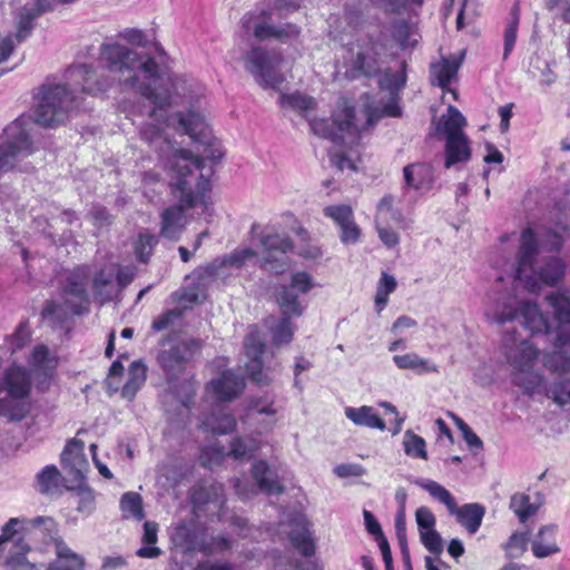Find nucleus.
I'll return each instance as SVG.
<instances>
[{
    "label": "nucleus",
    "mask_w": 570,
    "mask_h": 570,
    "mask_svg": "<svg viewBox=\"0 0 570 570\" xmlns=\"http://www.w3.org/2000/svg\"><path fill=\"white\" fill-rule=\"evenodd\" d=\"M99 62V68L86 63L70 66L62 83H43L33 110L35 121L42 127H57L80 106L83 95L102 94L116 81L122 89L134 90L154 105L150 117L171 104L169 90L159 85L160 68L149 55L138 53L119 42H104Z\"/></svg>",
    "instance_id": "obj_1"
},
{
    "label": "nucleus",
    "mask_w": 570,
    "mask_h": 570,
    "mask_svg": "<svg viewBox=\"0 0 570 570\" xmlns=\"http://www.w3.org/2000/svg\"><path fill=\"white\" fill-rule=\"evenodd\" d=\"M200 169V161L191 159L187 151H179L170 160L174 193L179 204L166 208L161 213L160 236L169 240H178L185 229V209L194 208L198 203L207 207L206 194L210 190V181Z\"/></svg>",
    "instance_id": "obj_2"
},
{
    "label": "nucleus",
    "mask_w": 570,
    "mask_h": 570,
    "mask_svg": "<svg viewBox=\"0 0 570 570\" xmlns=\"http://www.w3.org/2000/svg\"><path fill=\"white\" fill-rule=\"evenodd\" d=\"M501 355L510 366L511 383L529 397L544 390V375L537 366L539 350L515 330H507L500 346Z\"/></svg>",
    "instance_id": "obj_3"
},
{
    "label": "nucleus",
    "mask_w": 570,
    "mask_h": 570,
    "mask_svg": "<svg viewBox=\"0 0 570 570\" xmlns=\"http://www.w3.org/2000/svg\"><path fill=\"white\" fill-rule=\"evenodd\" d=\"M539 239L531 227L522 230L515 263L508 279L519 285H557L566 273V264L559 257L538 262Z\"/></svg>",
    "instance_id": "obj_4"
},
{
    "label": "nucleus",
    "mask_w": 570,
    "mask_h": 570,
    "mask_svg": "<svg viewBox=\"0 0 570 570\" xmlns=\"http://www.w3.org/2000/svg\"><path fill=\"white\" fill-rule=\"evenodd\" d=\"M517 287H497L489 295L493 302L487 309V316L497 323L510 322L517 316L522 317V325L531 334L550 332V324L539 311L537 304L520 301L515 294Z\"/></svg>",
    "instance_id": "obj_5"
},
{
    "label": "nucleus",
    "mask_w": 570,
    "mask_h": 570,
    "mask_svg": "<svg viewBox=\"0 0 570 570\" xmlns=\"http://www.w3.org/2000/svg\"><path fill=\"white\" fill-rule=\"evenodd\" d=\"M262 247L259 267L268 274L281 275L292 266L289 253H294L293 239L273 228H265L258 236Z\"/></svg>",
    "instance_id": "obj_6"
},
{
    "label": "nucleus",
    "mask_w": 570,
    "mask_h": 570,
    "mask_svg": "<svg viewBox=\"0 0 570 570\" xmlns=\"http://www.w3.org/2000/svg\"><path fill=\"white\" fill-rule=\"evenodd\" d=\"M311 287H281L276 298L283 317L275 324H269L272 340L275 345L288 344L294 335V327L289 320L293 316H301L305 308L303 296Z\"/></svg>",
    "instance_id": "obj_7"
},
{
    "label": "nucleus",
    "mask_w": 570,
    "mask_h": 570,
    "mask_svg": "<svg viewBox=\"0 0 570 570\" xmlns=\"http://www.w3.org/2000/svg\"><path fill=\"white\" fill-rule=\"evenodd\" d=\"M257 257V253L248 247L236 248L232 253L216 257L210 263L198 266L189 277L205 285L213 282H225L227 277L239 271L248 261Z\"/></svg>",
    "instance_id": "obj_8"
},
{
    "label": "nucleus",
    "mask_w": 570,
    "mask_h": 570,
    "mask_svg": "<svg viewBox=\"0 0 570 570\" xmlns=\"http://www.w3.org/2000/svg\"><path fill=\"white\" fill-rule=\"evenodd\" d=\"M245 69L263 89L278 90L285 80L281 71V58L262 47H253L244 56Z\"/></svg>",
    "instance_id": "obj_9"
},
{
    "label": "nucleus",
    "mask_w": 570,
    "mask_h": 570,
    "mask_svg": "<svg viewBox=\"0 0 570 570\" xmlns=\"http://www.w3.org/2000/svg\"><path fill=\"white\" fill-rule=\"evenodd\" d=\"M33 153L32 141L23 122L17 119L10 124L0 137V171L16 167L17 163Z\"/></svg>",
    "instance_id": "obj_10"
},
{
    "label": "nucleus",
    "mask_w": 570,
    "mask_h": 570,
    "mask_svg": "<svg viewBox=\"0 0 570 570\" xmlns=\"http://www.w3.org/2000/svg\"><path fill=\"white\" fill-rule=\"evenodd\" d=\"M176 119L184 134L188 135L195 142L204 146L202 156H194L191 151L186 150L190 154L191 159L200 161V169L196 170V174L203 173L205 159L215 163L222 158L223 154L213 145L212 132L200 114L193 110L186 114L178 112Z\"/></svg>",
    "instance_id": "obj_11"
},
{
    "label": "nucleus",
    "mask_w": 570,
    "mask_h": 570,
    "mask_svg": "<svg viewBox=\"0 0 570 570\" xmlns=\"http://www.w3.org/2000/svg\"><path fill=\"white\" fill-rule=\"evenodd\" d=\"M240 29L245 36L253 33L258 41L275 39L285 42L299 35V28L296 24L274 26L269 23L265 11L244 14L240 19Z\"/></svg>",
    "instance_id": "obj_12"
},
{
    "label": "nucleus",
    "mask_w": 570,
    "mask_h": 570,
    "mask_svg": "<svg viewBox=\"0 0 570 570\" xmlns=\"http://www.w3.org/2000/svg\"><path fill=\"white\" fill-rule=\"evenodd\" d=\"M354 119V107L343 101L334 111L332 121L324 118H309L307 121L311 130L316 136L340 142L344 138V132H351L355 129Z\"/></svg>",
    "instance_id": "obj_13"
},
{
    "label": "nucleus",
    "mask_w": 570,
    "mask_h": 570,
    "mask_svg": "<svg viewBox=\"0 0 570 570\" xmlns=\"http://www.w3.org/2000/svg\"><path fill=\"white\" fill-rule=\"evenodd\" d=\"M377 45L370 38L366 43H356L348 50V58L345 60V76L351 80L362 77L371 78L380 70Z\"/></svg>",
    "instance_id": "obj_14"
},
{
    "label": "nucleus",
    "mask_w": 570,
    "mask_h": 570,
    "mask_svg": "<svg viewBox=\"0 0 570 570\" xmlns=\"http://www.w3.org/2000/svg\"><path fill=\"white\" fill-rule=\"evenodd\" d=\"M62 303L47 302L42 317L61 324L71 315H81L87 309L86 287H62Z\"/></svg>",
    "instance_id": "obj_15"
},
{
    "label": "nucleus",
    "mask_w": 570,
    "mask_h": 570,
    "mask_svg": "<svg viewBox=\"0 0 570 570\" xmlns=\"http://www.w3.org/2000/svg\"><path fill=\"white\" fill-rule=\"evenodd\" d=\"M203 343L197 338H189L173 345L158 353L157 362L168 380H175L185 370V364L191 356L200 351Z\"/></svg>",
    "instance_id": "obj_16"
},
{
    "label": "nucleus",
    "mask_w": 570,
    "mask_h": 570,
    "mask_svg": "<svg viewBox=\"0 0 570 570\" xmlns=\"http://www.w3.org/2000/svg\"><path fill=\"white\" fill-rule=\"evenodd\" d=\"M244 350L248 357V362L245 365L248 375L258 384H269L274 377L269 370H264L263 367L262 355L265 350V344L255 325L250 326L248 334L245 336Z\"/></svg>",
    "instance_id": "obj_17"
},
{
    "label": "nucleus",
    "mask_w": 570,
    "mask_h": 570,
    "mask_svg": "<svg viewBox=\"0 0 570 570\" xmlns=\"http://www.w3.org/2000/svg\"><path fill=\"white\" fill-rule=\"evenodd\" d=\"M171 297L177 307L166 311L153 321L151 328L156 332L168 328L175 320L183 315V311L200 304L206 295L200 287H180L171 294Z\"/></svg>",
    "instance_id": "obj_18"
},
{
    "label": "nucleus",
    "mask_w": 570,
    "mask_h": 570,
    "mask_svg": "<svg viewBox=\"0 0 570 570\" xmlns=\"http://www.w3.org/2000/svg\"><path fill=\"white\" fill-rule=\"evenodd\" d=\"M245 386V379L242 374L227 370L208 383L207 391L220 402H230L243 393Z\"/></svg>",
    "instance_id": "obj_19"
},
{
    "label": "nucleus",
    "mask_w": 570,
    "mask_h": 570,
    "mask_svg": "<svg viewBox=\"0 0 570 570\" xmlns=\"http://www.w3.org/2000/svg\"><path fill=\"white\" fill-rule=\"evenodd\" d=\"M406 81L404 73L385 71L379 79L381 90L387 91V101L383 105L381 115L389 117L401 116L399 106V91L404 87Z\"/></svg>",
    "instance_id": "obj_20"
},
{
    "label": "nucleus",
    "mask_w": 570,
    "mask_h": 570,
    "mask_svg": "<svg viewBox=\"0 0 570 570\" xmlns=\"http://www.w3.org/2000/svg\"><path fill=\"white\" fill-rule=\"evenodd\" d=\"M53 520L47 517H37L33 519H20V518H11L2 528V533L0 534V544L11 540L16 534L21 533V538L18 539V542H23L24 539L30 538L35 531L39 529V527L52 525Z\"/></svg>",
    "instance_id": "obj_21"
},
{
    "label": "nucleus",
    "mask_w": 570,
    "mask_h": 570,
    "mask_svg": "<svg viewBox=\"0 0 570 570\" xmlns=\"http://www.w3.org/2000/svg\"><path fill=\"white\" fill-rule=\"evenodd\" d=\"M549 305L553 309L556 320L559 323L556 344L559 346H570V298L562 293H556L547 296Z\"/></svg>",
    "instance_id": "obj_22"
},
{
    "label": "nucleus",
    "mask_w": 570,
    "mask_h": 570,
    "mask_svg": "<svg viewBox=\"0 0 570 570\" xmlns=\"http://www.w3.org/2000/svg\"><path fill=\"white\" fill-rule=\"evenodd\" d=\"M73 0H29L20 10L18 20V31L16 38L18 42L24 40L33 24L32 21L45 11L49 10L56 2H72Z\"/></svg>",
    "instance_id": "obj_23"
},
{
    "label": "nucleus",
    "mask_w": 570,
    "mask_h": 570,
    "mask_svg": "<svg viewBox=\"0 0 570 570\" xmlns=\"http://www.w3.org/2000/svg\"><path fill=\"white\" fill-rule=\"evenodd\" d=\"M171 540L175 546L183 548L188 552L200 551L210 552L206 542L200 538L194 523H179L171 533Z\"/></svg>",
    "instance_id": "obj_24"
},
{
    "label": "nucleus",
    "mask_w": 570,
    "mask_h": 570,
    "mask_svg": "<svg viewBox=\"0 0 570 570\" xmlns=\"http://www.w3.org/2000/svg\"><path fill=\"white\" fill-rule=\"evenodd\" d=\"M403 176L405 186L415 190L428 191L434 184L433 169L426 164L417 163L405 166Z\"/></svg>",
    "instance_id": "obj_25"
},
{
    "label": "nucleus",
    "mask_w": 570,
    "mask_h": 570,
    "mask_svg": "<svg viewBox=\"0 0 570 570\" xmlns=\"http://www.w3.org/2000/svg\"><path fill=\"white\" fill-rule=\"evenodd\" d=\"M543 503L544 500L540 492H534L532 495L518 492L511 497L509 507L515 513L519 521L524 523L538 512Z\"/></svg>",
    "instance_id": "obj_26"
},
{
    "label": "nucleus",
    "mask_w": 570,
    "mask_h": 570,
    "mask_svg": "<svg viewBox=\"0 0 570 570\" xmlns=\"http://www.w3.org/2000/svg\"><path fill=\"white\" fill-rule=\"evenodd\" d=\"M0 385L8 391L11 397L23 399L29 395L31 383L24 368L12 366L6 371Z\"/></svg>",
    "instance_id": "obj_27"
},
{
    "label": "nucleus",
    "mask_w": 570,
    "mask_h": 570,
    "mask_svg": "<svg viewBox=\"0 0 570 570\" xmlns=\"http://www.w3.org/2000/svg\"><path fill=\"white\" fill-rule=\"evenodd\" d=\"M140 137L144 141H146L151 148H154L160 156L167 155L169 151H173L171 156L168 159V168L170 169V160L174 158L176 154L181 151L183 149H174L171 141L165 135L163 128L159 126L147 124L140 129Z\"/></svg>",
    "instance_id": "obj_28"
},
{
    "label": "nucleus",
    "mask_w": 570,
    "mask_h": 570,
    "mask_svg": "<svg viewBox=\"0 0 570 570\" xmlns=\"http://www.w3.org/2000/svg\"><path fill=\"white\" fill-rule=\"evenodd\" d=\"M558 527L556 524L542 525L531 543V550L535 558L543 559L560 551L557 543Z\"/></svg>",
    "instance_id": "obj_29"
},
{
    "label": "nucleus",
    "mask_w": 570,
    "mask_h": 570,
    "mask_svg": "<svg viewBox=\"0 0 570 570\" xmlns=\"http://www.w3.org/2000/svg\"><path fill=\"white\" fill-rule=\"evenodd\" d=\"M56 559L51 561L46 570H83L85 560L73 552L63 540H55Z\"/></svg>",
    "instance_id": "obj_30"
},
{
    "label": "nucleus",
    "mask_w": 570,
    "mask_h": 570,
    "mask_svg": "<svg viewBox=\"0 0 570 570\" xmlns=\"http://www.w3.org/2000/svg\"><path fill=\"white\" fill-rule=\"evenodd\" d=\"M456 521L471 534L478 532L485 514V508L480 503H466L461 507L455 505L453 512Z\"/></svg>",
    "instance_id": "obj_31"
},
{
    "label": "nucleus",
    "mask_w": 570,
    "mask_h": 570,
    "mask_svg": "<svg viewBox=\"0 0 570 570\" xmlns=\"http://www.w3.org/2000/svg\"><path fill=\"white\" fill-rule=\"evenodd\" d=\"M61 463L65 469H69L76 476L87 468L88 462L83 454V442L80 440H70L61 453Z\"/></svg>",
    "instance_id": "obj_32"
},
{
    "label": "nucleus",
    "mask_w": 570,
    "mask_h": 570,
    "mask_svg": "<svg viewBox=\"0 0 570 570\" xmlns=\"http://www.w3.org/2000/svg\"><path fill=\"white\" fill-rule=\"evenodd\" d=\"M393 362L400 370L413 371L417 375L439 373V366L429 358L419 356L416 353L394 355Z\"/></svg>",
    "instance_id": "obj_33"
},
{
    "label": "nucleus",
    "mask_w": 570,
    "mask_h": 570,
    "mask_svg": "<svg viewBox=\"0 0 570 570\" xmlns=\"http://www.w3.org/2000/svg\"><path fill=\"white\" fill-rule=\"evenodd\" d=\"M345 416L355 425L379 429L384 431L386 425L372 406L363 405L360 407L347 406L344 410Z\"/></svg>",
    "instance_id": "obj_34"
},
{
    "label": "nucleus",
    "mask_w": 570,
    "mask_h": 570,
    "mask_svg": "<svg viewBox=\"0 0 570 570\" xmlns=\"http://www.w3.org/2000/svg\"><path fill=\"white\" fill-rule=\"evenodd\" d=\"M278 101L282 108L295 111L306 120L309 119V112L313 111L317 105L313 97L298 91L281 94Z\"/></svg>",
    "instance_id": "obj_35"
},
{
    "label": "nucleus",
    "mask_w": 570,
    "mask_h": 570,
    "mask_svg": "<svg viewBox=\"0 0 570 570\" xmlns=\"http://www.w3.org/2000/svg\"><path fill=\"white\" fill-rule=\"evenodd\" d=\"M463 57L464 52L459 58L442 59L440 63L433 65L431 68L432 85L445 89L456 76Z\"/></svg>",
    "instance_id": "obj_36"
},
{
    "label": "nucleus",
    "mask_w": 570,
    "mask_h": 570,
    "mask_svg": "<svg viewBox=\"0 0 570 570\" xmlns=\"http://www.w3.org/2000/svg\"><path fill=\"white\" fill-rule=\"evenodd\" d=\"M253 476L258 488L267 494H279L284 488L279 484L276 475L265 461H257L253 464Z\"/></svg>",
    "instance_id": "obj_37"
},
{
    "label": "nucleus",
    "mask_w": 570,
    "mask_h": 570,
    "mask_svg": "<svg viewBox=\"0 0 570 570\" xmlns=\"http://www.w3.org/2000/svg\"><path fill=\"white\" fill-rule=\"evenodd\" d=\"M203 426L214 434L223 435L235 430L236 420L233 414L226 412L223 407H218L205 417Z\"/></svg>",
    "instance_id": "obj_38"
},
{
    "label": "nucleus",
    "mask_w": 570,
    "mask_h": 570,
    "mask_svg": "<svg viewBox=\"0 0 570 570\" xmlns=\"http://www.w3.org/2000/svg\"><path fill=\"white\" fill-rule=\"evenodd\" d=\"M223 484L220 483H197L190 491V501L194 507H202L210 502H222Z\"/></svg>",
    "instance_id": "obj_39"
},
{
    "label": "nucleus",
    "mask_w": 570,
    "mask_h": 570,
    "mask_svg": "<svg viewBox=\"0 0 570 570\" xmlns=\"http://www.w3.org/2000/svg\"><path fill=\"white\" fill-rule=\"evenodd\" d=\"M146 365L140 361H135L130 364L128 371V379L122 386L121 395L125 399L132 400L137 392L142 387L147 377Z\"/></svg>",
    "instance_id": "obj_40"
},
{
    "label": "nucleus",
    "mask_w": 570,
    "mask_h": 570,
    "mask_svg": "<svg viewBox=\"0 0 570 570\" xmlns=\"http://www.w3.org/2000/svg\"><path fill=\"white\" fill-rule=\"evenodd\" d=\"M465 124V118L460 110L453 106H449L448 115L441 118L438 129L445 134L446 140H452L465 136L462 131Z\"/></svg>",
    "instance_id": "obj_41"
},
{
    "label": "nucleus",
    "mask_w": 570,
    "mask_h": 570,
    "mask_svg": "<svg viewBox=\"0 0 570 570\" xmlns=\"http://www.w3.org/2000/svg\"><path fill=\"white\" fill-rule=\"evenodd\" d=\"M112 274H116L118 285H128L135 279L137 267L132 264L111 266L108 274L101 269L99 274L95 275L92 285H110Z\"/></svg>",
    "instance_id": "obj_42"
},
{
    "label": "nucleus",
    "mask_w": 570,
    "mask_h": 570,
    "mask_svg": "<svg viewBox=\"0 0 570 570\" xmlns=\"http://www.w3.org/2000/svg\"><path fill=\"white\" fill-rule=\"evenodd\" d=\"M471 157V149L469 146L468 137H459L452 140H446L445 144V167L450 168L458 163L469 160Z\"/></svg>",
    "instance_id": "obj_43"
},
{
    "label": "nucleus",
    "mask_w": 570,
    "mask_h": 570,
    "mask_svg": "<svg viewBox=\"0 0 570 570\" xmlns=\"http://www.w3.org/2000/svg\"><path fill=\"white\" fill-rule=\"evenodd\" d=\"M414 483L421 489L428 491L433 499L444 504L449 513L453 512V509H455L456 505V501L452 493L442 484L430 479H416L414 480Z\"/></svg>",
    "instance_id": "obj_44"
},
{
    "label": "nucleus",
    "mask_w": 570,
    "mask_h": 570,
    "mask_svg": "<svg viewBox=\"0 0 570 570\" xmlns=\"http://www.w3.org/2000/svg\"><path fill=\"white\" fill-rule=\"evenodd\" d=\"M538 395L551 399L559 406H570V376L557 380L549 386L544 380V390Z\"/></svg>",
    "instance_id": "obj_45"
},
{
    "label": "nucleus",
    "mask_w": 570,
    "mask_h": 570,
    "mask_svg": "<svg viewBox=\"0 0 570 570\" xmlns=\"http://www.w3.org/2000/svg\"><path fill=\"white\" fill-rule=\"evenodd\" d=\"M158 524L153 521L144 523L142 543L149 547H141L137 550V556L140 558L155 559L161 554V550L154 544L157 542Z\"/></svg>",
    "instance_id": "obj_46"
},
{
    "label": "nucleus",
    "mask_w": 570,
    "mask_h": 570,
    "mask_svg": "<svg viewBox=\"0 0 570 570\" xmlns=\"http://www.w3.org/2000/svg\"><path fill=\"white\" fill-rule=\"evenodd\" d=\"M158 244V237L147 229L141 230L134 243V252L140 263H148Z\"/></svg>",
    "instance_id": "obj_47"
},
{
    "label": "nucleus",
    "mask_w": 570,
    "mask_h": 570,
    "mask_svg": "<svg viewBox=\"0 0 570 570\" xmlns=\"http://www.w3.org/2000/svg\"><path fill=\"white\" fill-rule=\"evenodd\" d=\"M543 366L551 373L566 374L570 372V353L564 351H553L543 354Z\"/></svg>",
    "instance_id": "obj_48"
},
{
    "label": "nucleus",
    "mask_w": 570,
    "mask_h": 570,
    "mask_svg": "<svg viewBox=\"0 0 570 570\" xmlns=\"http://www.w3.org/2000/svg\"><path fill=\"white\" fill-rule=\"evenodd\" d=\"M520 22V8L519 4L515 3L511 11H510V20L507 23L503 40H504V48H503V59H508L510 53L512 52L515 41H517V33H518V27Z\"/></svg>",
    "instance_id": "obj_49"
},
{
    "label": "nucleus",
    "mask_w": 570,
    "mask_h": 570,
    "mask_svg": "<svg viewBox=\"0 0 570 570\" xmlns=\"http://www.w3.org/2000/svg\"><path fill=\"white\" fill-rule=\"evenodd\" d=\"M29 364L35 371H41L45 375H50L56 367V361L50 356L49 350L45 345H38L33 348Z\"/></svg>",
    "instance_id": "obj_50"
},
{
    "label": "nucleus",
    "mask_w": 570,
    "mask_h": 570,
    "mask_svg": "<svg viewBox=\"0 0 570 570\" xmlns=\"http://www.w3.org/2000/svg\"><path fill=\"white\" fill-rule=\"evenodd\" d=\"M120 509L125 518H134L138 521L145 518L142 499L137 492H126L120 499Z\"/></svg>",
    "instance_id": "obj_51"
},
{
    "label": "nucleus",
    "mask_w": 570,
    "mask_h": 570,
    "mask_svg": "<svg viewBox=\"0 0 570 570\" xmlns=\"http://www.w3.org/2000/svg\"><path fill=\"white\" fill-rule=\"evenodd\" d=\"M292 544L305 557H312L315 553V543L312 533L305 527L294 529L289 532Z\"/></svg>",
    "instance_id": "obj_52"
},
{
    "label": "nucleus",
    "mask_w": 570,
    "mask_h": 570,
    "mask_svg": "<svg viewBox=\"0 0 570 570\" xmlns=\"http://www.w3.org/2000/svg\"><path fill=\"white\" fill-rule=\"evenodd\" d=\"M296 235L299 237V243L295 245V254L305 259H317L322 257V249L311 240L308 233L304 228H297Z\"/></svg>",
    "instance_id": "obj_53"
},
{
    "label": "nucleus",
    "mask_w": 570,
    "mask_h": 570,
    "mask_svg": "<svg viewBox=\"0 0 570 570\" xmlns=\"http://www.w3.org/2000/svg\"><path fill=\"white\" fill-rule=\"evenodd\" d=\"M403 446L406 455L415 459H428L426 443L424 439L411 430H406L404 432Z\"/></svg>",
    "instance_id": "obj_54"
},
{
    "label": "nucleus",
    "mask_w": 570,
    "mask_h": 570,
    "mask_svg": "<svg viewBox=\"0 0 570 570\" xmlns=\"http://www.w3.org/2000/svg\"><path fill=\"white\" fill-rule=\"evenodd\" d=\"M60 478L61 474L57 466L47 465L37 475L39 491L41 493H50L55 491L59 487Z\"/></svg>",
    "instance_id": "obj_55"
},
{
    "label": "nucleus",
    "mask_w": 570,
    "mask_h": 570,
    "mask_svg": "<svg viewBox=\"0 0 570 570\" xmlns=\"http://www.w3.org/2000/svg\"><path fill=\"white\" fill-rule=\"evenodd\" d=\"M14 551H10L9 557L7 559V564L12 570H31L36 569V564L31 563L26 556V552L29 551V546L23 542H17L14 544Z\"/></svg>",
    "instance_id": "obj_56"
},
{
    "label": "nucleus",
    "mask_w": 570,
    "mask_h": 570,
    "mask_svg": "<svg viewBox=\"0 0 570 570\" xmlns=\"http://www.w3.org/2000/svg\"><path fill=\"white\" fill-rule=\"evenodd\" d=\"M528 542V532H514L510 535L509 540L502 547L508 558L517 559L520 558L527 550Z\"/></svg>",
    "instance_id": "obj_57"
},
{
    "label": "nucleus",
    "mask_w": 570,
    "mask_h": 570,
    "mask_svg": "<svg viewBox=\"0 0 570 570\" xmlns=\"http://www.w3.org/2000/svg\"><path fill=\"white\" fill-rule=\"evenodd\" d=\"M326 217L331 218L340 229L354 219L353 209L348 205H331L323 209Z\"/></svg>",
    "instance_id": "obj_58"
},
{
    "label": "nucleus",
    "mask_w": 570,
    "mask_h": 570,
    "mask_svg": "<svg viewBox=\"0 0 570 570\" xmlns=\"http://www.w3.org/2000/svg\"><path fill=\"white\" fill-rule=\"evenodd\" d=\"M256 450L253 439L235 438L230 443L228 454L235 460L250 459Z\"/></svg>",
    "instance_id": "obj_59"
},
{
    "label": "nucleus",
    "mask_w": 570,
    "mask_h": 570,
    "mask_svg": "<svg viewBox=\"0 0 570 570\" xmlns=\"http://www.w3.org/2000/svg\"><path fill=\"white\" fill-rule=\"evenodd\" d=\"M225 458V450L223 446L209 445L202 450L200 463L205 468L213 469L215 465L222 463Z\"/></svg>",
    "instance_id": "obj_60"
},
{
    "label": "nucleus",
    "mask_w": 570,
    "mask_h": 570,
    "mask_svg": "<svg viewBox=\"0 0 570 570\" xmlns=\"http://www.w3.org/2000/svg\"><path fill=\"white\" fill-rule=\"evenodd\" d=\"M420 540L430 553L440 556L443 552V539L435 529L420 533Z\"/></svg>",
    "instance_id": "obj_61"
},
{
    "label": "nucleus",
    "mask_w": 570,
    "mask_h": 570,
    "mask_svg": "<svg viewBox=\"0 0 570 570\" xmlns=\"http://www.w3.org/2000/svg\"><path fill=\"white\" fill-rule=\"evenodd\" d=\"M415 521L419 533L435 529L436 518L428 507H420L415 511Z\"/></svg>",
    "instance_id": "obj_62"
},
{
    "label": "nucleus",
    "mask_w": 570,
    "mask_h": 570,
    "mask_svg": "<svg viewBox=\"0 0 570 570\" xmlns=\"http://www.w3.org/2000/svg\"><path fill=\"white\" fill-rule=\"evenodd\" d=\"M77 511L83 514H91L96 509L95 493L90 489H80L77 494Z\"/></svg>",
    "instance_id": "obj_63"
},
{
    "label": "nucleus",
    "mask_w": 570,
    "mask_h": 570,
    "mask_svg": "<svg viewBox=\"0 0 570 570\" xmlns=\"http://www.w3.org/2000/svg\"><path fill=\"white\" fill-rule=\"evenodd\" d=\"M456 425L462 433L464 441L471 450H482V440L473 432V430L462 420H458Z\"/></svg>",
    "instance_id": "obj_64"
}]
</instances>
